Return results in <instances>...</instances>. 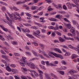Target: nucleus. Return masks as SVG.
Masks as SVG:
<instances>
[{
	"label": "nucleus",
	"instance_id": "obj_1",
	"mask_svg": "<svg viewBox=\"0 0 79 79\" xmlns=\"http://www.w3.org/2000/svg\"><path fill=\"white\" fill-rule=\"evenodd\" d=\"M8 15L9 16L10 18H12L13 19H15V20H17L18 19H21V18H19L18 17L19 16V15H18V14H16V16L15 15V14H12L11 15L8 12L7 13ZM17 16H18L17 17Z\"/></svg>",
	"mask_w": 79,
	"mask_h": 79
},
{
	"label": "nucleus",
	"instance_id": "obj_2",
	"mask_svg": "<svg viewBox=\"0 0 79 79\" xmlns=\"http://www.w3.org/2000/svg\"><path fill=\"white\" fill-rule=\"evenodd\" d=\"M50 53L54 55L55 56H56V57H57V58H60V59H63L64 58L61 55L57 54L55 53L52 52H51Z\"/></svg>",
	"mask_w": 79,
	"mask_h": 79
},
{
	"label": "nucleus",
	"instance_id": "obj_3",
	"mask_svg": "<svg viewBox=\"0 0 79 79\" xmlns=\"http://www.w3.org/2000/svg\"><path fill=\"white\" fill-rule=\"evenodd\" d=\"M33 35H34V36H35V37H39L40 36V35H39L38 34H40V31L38 32V33L34 31L33 32Z\"/></svg>",
	"mask_w": 79,
	"mask_h": 79
},
{
	"label": "nucleus",
	"instance_id": "obj_4",
	"mask_svg": "<svg viewBox=\"0 0 79 79\" xmlns=\"http://www.w3.org/2000/svg\"><path fill=\"white\" fill-rule=\"evenodd\" d=\"M6 37V38L7 40H10H10H13L14 39H13V38L11 36L9 35V36H7L6 35L5 36Z\"/></svg>",
	"mask_w": 79,
	"mask_h": 79
},
{
	"label": "nucleus",
	"instance_id": "obj_5",
	"mask_svg": "<svg viewBox=\"0 0 79 79\" xmlns=\"http://www.w3.org/2000/svg\"><path fill=\"white\" fill-rule=\"evenodd\" d=\"M54 50L55 52H59V53H61V51L59 48H55L54 49Z\"/></svg>",
	"mask_w": 79,
	"mask_h": 79
},
{
	"label": "nucleus",
	"instance_id": "obj_6",
	"mask_svg": "<svg viewBox=\"0 0 79 79\" xmlns=\"http://www.w3.org/2000/svg\"><path fill=\"white\" fill-rule=\"evenodd\" d=\"M70 32H72L73 34V36H75L76 35V32L73 29L70 30Z\"/></svg>",
	"mask_w": 79,
	"mask_h": 79
},
{
	"label": "nucleus",
	"instance_id": "obj_7",
	"mask_svg": "<svg viewBox=\"0 0 79 79\" xmlns=\"http://www.w3.org/2000/svg\"><path fill=\"white\" fill-rule=\"evenodd\" d=\"M69 48H71V49H74V50H78V48H75L74 47H73L71 45H69Z\"/></svg>",
	"mask_w": 79,
	"mask_h": 79
},
{
	"label": "nucleus",
	"instance_id": "obj_8",
	"mask_svg": "<svg viewBox=\"0 0 79 79\" xmlns=\"http://www.w3.org/2000/svg\"><path fill=\"white\" fill-rule=\"evenodd\" d=\"M27 64L28 65V66H29L30 67L31 66H35V65L32 63L31 62H29L27 63Z\"/></svg>",
	"mask_w": 79,
	"mask_h": 79
},
{
	"label": "nucleus",
	"instance_id": "obj_9",
	"mask_svg": "<svg viewBox=\"0 0 79 79\" xmlns=\"http://www.w3.org/2000/svg\"><path fill=\"white\" fill-rule=\"evenodd\" d=\"M59 40L60 42L63 43L64 42V41H65V40L63 39L61 37H60L59 38Z\"/></svg>",
	"mask_w": 79,
	"mask_h": 79
},
{
	"label": "nucleus",
	"instance_id": "obj_10",
	"mask_svg": "<svg viewBox=\"0 0 79 79\" xmlns=\"http://www.w3.org/2000/svg\"><path fill=\"white\" fill-rule=\"evenodd\" d=\"M45 63L47 64V66H52L53 65V64H49V61H45Z\"/></svg>",
	"mask_w": 79,
	"mask_h": 79
},
{
	"label": "nucleus",
	"instance_id": "obj_11",
	"mask_svg": "<svg viewBox=\"0 0 79 79\" xmlns=\"http://www.w3.org/2000/svg\"><path fill=\"white\" fill-rule=\"evenodd\" d=\"M2 57L3 58H5V60H6V61L8 60V57L6 56L3 55L2 56Z\"/></svg>",
	"mask_w": 79,
	"mask_h": 79
},
{
	"label": "nucleus",
	"instance_id": "obj_12",
	"mask_svg": "<svg viewBox=\"0 0 79 79\" xmlns=\"http://www.w3.org/2000/svg\"><path fill=\"white\" fill-rule=\"evenodd\" d=\"M63 16L61 15H56V18H58V19H60L62 18Z\"/></svg>",
	"mask_w": 79,
	"mask_h": 79
},
{
	"label": "nucleus",
	"instance_id": "obj_13",
	"mask_svg": "<svg viewBox=\"0 0 79 79\" xmlns=\"http://www.w3.org/2000/svg\"><path fill=\"white\" fill-rule=\"evenodd\" d=\"M39 45L40 47L42 50H44V47H45V46H44V45L42 44H39Z\"/></svg>",
	"mask_w": 79,
	"mask_h": 79
},
{
	"label": "nucleus",
	"instance_id": "obj_14",
	"mask_svg": "<svg viewBox=\"0 0 79 79\" xmlns=\"http://www.w3.org/2000/svg\"><path fill=\"white\" fill-rule=\"evenodd\" d=\"M22 31L23 32H28L29 33V32H30V31H29V30H27L25 31V30H24L23 28H22L21 29Z\"/></svg>",
	"mask_w": 79,
	"mask_h": 79
},
{
	"label": "nucleus",
	"instance_id": "obj_15",
	"mask_svg": "<svg viewBox=\"0 0 79 79\" xmlns=\"http://www.w3.org/2000/svg\"><path fill=\"white\" fill-rule=\"evenodd\" d=\"M59 29V27H58V24H56V26L55 27H54V30L55 31H57V30H58Z\"/></svg>",
	"mask_w": 79,
	"mask_h": 79
},
{
	"label": "nucleus",
	"instance_id": "obj_16",
	"mask_svg": "<svg viewBox=\"0 0 79 79\" xmlns=\"http://www.w3.org/2000/svg\"><path fill=\"white\" fill-rule=\"evenodd\" d=\"M69 73L71 74H74V73H76L77 72H76V71H73L72 70H71L69 71Z\"/></svg>",
	"mask_w": 79,
	"mask_h": 79
},
{
	"label": "nucleus",
	"instance_id": "obj_17",
	"mask_svg": "<svg viewBox=\"0 0 79 79\" xmlns=\"http://www.w3.org/2000/svg\"><path fill=\"white\" fill-rule=\"evenodd\" d=\"M26 35L29 37V38H30L31 39H34V37L33 36H32V35Z\"/></svg>",
	"mask_w": 79,
	"mask_h": 79
},
{
	"label": "nucleus",
	"instance_id": "obj_18",
	"mask_svg": "<svg viewBox=\"0 0 79 79\" xmlns=\"http://www.w3.org/2000/svg\"><path fill=\"white\" fill-rule=\"evenodd\" d=\"M24 58L25 59H24ZM25 59H26V58H25L24 57H22V59H21V61H23V62H26V60Z\"/></svg>",
	"mask_w": 79,
	"mask_h": 79
},
{
	"label": "nucleus",
	"instance_id": "obj_19",
	"mask_svg": "<svg viewBox=\"0 0 79 79\" xmlns=\"http://www.w3.org/2000/svg\"><path fill=\"white\" fill-rule=\"evenodd\" d=\"M6 70H7V71H9V72H10V71H11V69L9 67H8V66L6 67Z\"/></svg>",
	"mask_w": 79,
	"mask_h": 79
},
{
	"label": "nucleus",
	"instance_id": "obj_20",
	"mask_svg": "<svg viewBox=\"0 0 79 79\" xmlns=\"http://www.w3.org/2000/svg\"><path fill=\"white\" fill-rule=\"evenodd\" d=\"M7 19H8V21H9V22H10V23L8 22V24L9 25V26L10 25V24H12V21H11V20H10V19H9V18L8 17H7Z\"/></svg>",
	"mask_w": 79,
	"mask_h": 79
},
{
	"label": "nucleus",
	"instance_id": "obj_21",
	"mask_svg": "<svg viewBox=\"0 0 79 79\" xmlns=\"http://www.w3.org/2000/svg\"><path fill=\"white\" fill-rule=\"evenodd\" d=\"M77 56L76 55H73L71 56L72 58V59H75V58H77Z\"/></svg>",
	"mask_w": 79,
	"mask_h": 79
},
{
	"label": "nucleus",
	"instance_id": "obj_22",
	"mask_svg": "<svg viewBox=\"0 0 79 79\" xmlns=\"http://www.w3.org/2000/svg\"><path fill=\"white\" fill-rule=\"evenodd\" d=\"M72 1L76 4V5H79L77 0H72Z\"/></svg>",
	"mask_w": 79,
	"mask_h": 79
},
{
	"label": "nucleus",
	"instance_id": "obj_23",
	"mask_svg": "<svg viewBox=\"0 0 79 79\" xmlns=\"http://www.w3.org/2000/svg\"><path fill=\"white\" fill-rule=\"evenodd\" d=\"M3 49H4V50L6 53H8V49H6V47H3Z\"/></svg>",
	"mask_w": 79,
	"mask_h": 79
},
{
	"label": "nucleus",
	"instance_id": "obj_24",
	"mask_svg": "<svg viewBox=\"0 0 79 79\" xmlns=\"http://www.w3.org/2000/svg\"><path fill=\"white\" fill-rule=\"evenodd\" d=\"M36 69H37L38 71L39 72V73H42V74H44V72H43L42 71L40 70L39 68L37 67Z\"/></svg>",
	"mask_w": 79,
	"mask_h": 79
},
{
	"label": "nucleus",
	"instance_id": "obj_25",
	"mask_svg": "<svg viewBox=\"0 0 79 79\" xmlns=\"http://www.w3.org/2000/svg\"><path fill=\"white\" fill-rule=\"evenodd\" d=\"M54 32H55V33H56V34H57V35H58L61 36V33L58 31H55Z\"/></svg>",
	"mask_w": 79,
	"mask_h": 79
},
{
	"label": "nucleus",
	"instance_id": "obj_26",
	"mask_svg": "<svg viewBox=\"0 0 79 79\" xmlns=\"http://www.w3.org/2000/svg\"><path fill=\"white\" fill-rule=\"evenodd\" d=\"M32 52L33 54L34 55L36 56H38V55H37V52H35L33 50H32Z\"/></svg>",
	"mask_w": 79,
	"mask_h": 79
},
{
	"label": "nucleus",
	"instance_id": "obj_27",
	"mask_svg": "<svg viewBox=\"0 0 79 79\" xmlns=\"http://www.w3.org/2000/svg\"><path fill=\"white\" fill-rule=\"evenodd\" d=\"M51 74L52 77H54V78H55V79H57V77H56V76L54 75L53 73H51Z\"/></svg>",
	"mask_w": 79,
	"mask_h": 79
},
{
	"label": "nucleus",
	"instance_id": "obj_28",
	"mask_svg": "<svg viewBox=\"0 0 79 79\" xmlns=\"http://www.w3.org/2000/svg\"><path fill=\"white\" fill-rule=\"evenodd\" d=\"M33 73H34V74H35V76L36 77H38V76H39V74L36 73V72L33 71Z\"/></svg>",
	"mask_w": 79,
	"mask_h": 79
},
{
	"label": "nucleus",
	"instance_id": "obj_29",
	"mask_svg": "<svg viewBox=\"0 0 79 79\" xmlns=\"http://www.w3.org/2000/svg\"><path fill=\"white\" fill-rule=\"evenodd\" d=\"M49 19L50 21H56V19L53 18H49Z\"/></svg>",
	"mask_w": 79,
	"mask_h": 79
},
{
	"label": "nucleus",
	"instance_id": "obj_30",
	"mask_svg": "<svg viewBox=\"0 0 79 79\" xmlns=\"http://www.w3.org/2000/svg\"><path fill=\"white\" fill-rule=\"evenodd\" d=\"M0 39L3 41H5V39L1 35H0Z\"/></svg>",
	"mask_w": 79,
	"mask_h": 79
},
{
	"label": "nucleus",
	"instance_id": "obj_31",
	"mask_svg": "<svg viewBox=\"0 0 79 79\" xmlns=\"http://www.w3.org/2000/svg\"><path fill=\"white\" fill-rule=\"evenodd\" d=\"M58 6H57V7H58V9H60V10H61L62 8V7H61V5L60 4H59L58 5Z\"/></svg>",
	"mask_w": 79,
	"mask_h": 79
},
{
	"label": "nucleus",
	"instance_id": "obj_32",
	"mask_svg": "<svg viewBox=\"0 0 79 79\" xmlns=\"http://www.w3.org/2000/svg\"><path fill=\"white\" fill-rule=\"evenodd\" d=\"M39 66H40V68H42V69H44L45 70L46 69V68H45L42 65H41V64H40Z\"/></svg>",
	"mask_w": 79,
	"mask_h": 79
},
{
	"label": "nucleus",
	"instance_id": "obj_33",
	"mask_svg": "<svg viewBox=\"0 0 79 79\" xmlns=\"http://www.w3.org/2000/svg\"><path fill=\"white\" fill-rule=\"evenodd\" d=\"M35 24H36V25H37V26H42L40 24L37 23V22H34Z\"/></svg>",
	"mask_w": 79,
	"mask_h": 79
},
{
	"label": "nucleus",
	"instance_id": "obj_34",
	"mask_svg": "<svg viewBox=\"0 0 79 79\" xmlns=\"http://www.w3.org/2000/svg\"><path fill=\"white\" fill-rule=\"evenodd\" d=\"M48 29H53V30H54V27L53 26H50L48 27Z\"/></svg>",
	"mask_w": 79,
	"mask_h": 79
},
{
	"label": "nucleus",
	"instance_id": "obj_35",
	"mask_svg": "<svg viewBox=\"0 0 79 79\" xmlns=\"http://www.w3.org/2000/svg\"><path fill=\"white\" fill-rule=\"evenodd\" d=\"M14 55L15 56H20L19 54L17 53H14Z\"/></svg>",
	"mask_w": 79,
	"mask_h": 79
},
{
	"label": "nucleus",
	"instance_id": "obj_36",
	"mask_svg": "<svg viewBox=\"0 0 79 79\" xmlns=\"http://www.w3.org/2000/svg\"><path fill=\"white\" fill-rule=\"evenodd\" d=\"M13 9H14V10H15V11H17V10H19V9H18L15 6L13 7Z\"/></svg>",
	"mask_w": 79,
	"mask_h": 79
},
{
	"label": "nucleus",
	"instance_id": "obj_37",
	"mask_svg": "<svg viewBox=\"0 0 79 79\" xmlns=\"http://www.w3.org/2000/svg\"><path fill=\"white\" fill-rule=\"evenodd\" d=\"M2 29L3 31H5L6 32H8V29L5 28V27H3V28H2Z\"/></svg>",
	"mask_w": 79,
	"mask_h": 79
},
{
	"label": "nucleus",
	"instance_id": "obj_38",
	"mask_svg": "<svg viewBox=\"0 0 79 79\" xmlns=\"http://www.w3.org/2000/svg\"><path fill=\"white\" fill-rule=\"evenodd\" d=\"M12 71L13 72H15V73H18V71L17 69H12Z\"/></svg>",
	"mask_w": 79,
	"mask_h": 79
},
{
	"label": "nucleus",
	"instance_id": "obj_39",
	"mask_svg": "<svg viewBox=\"0 0 79 79\" xmlns=\"http://www.w3.org/2000/svg\"><path fill=\"white\" fill-rule=\"evenodd\" d=\"M52 5L55 7H56L57 9H58V8L57 7V5H56V4L55 3H52Z\"/></svg>",
	"mask_w": 79,
	"mask_h": 79
},
{
	"label": "nucleus",
	"instance_id": "obj_40",
	"mask_svg": "<svg viewBox=\"0 0 79 79\" xmlns=\"http://www.w3.org/2000/svg\"><path fill=\"white\" fill-rule=\"evenodd\" d=\"M61 62L62 64H65V65L66 64V62H65V61H64V60H62L61 61Z\"/></svg>",
	"mask_w": 79,
	"mask_h": 79
},
{
	"label": "nucleus",
	"instance_id": "obj_41",
	"mask_svg": "<svg viewBox=\"0 0 79 79\" xmlns=\"http://www.w3.org/2000/svg\"><path fill=\"white\" fill-rule=\"evenodd\" d=\"M41 58V59H44V57L42 56V55H40V54H39L38 55Z\"/></svg>",
	"mask_w": 79,
	"mask_h": 79
},
{
	"label": "nucleus",
	"instance_id": "obj_42",
	"mask_svg": "<svg viewBox=\"0 0 79 79\" xmlns=\"http://www.w3.org/2000/svg\"><path fill=\"white\" fill-rule=\"evenodd\" d=\"M36 8H37V6L32 7L31 9V10H36Z\"/></svg>",
	"mask_w": 79,
	"mask_h": 79
},
{
	"label": "nucleus",
	"instance_id": "obj_43",
	"mask_svg": "<svg viewBox=\"0 0 79 79\" xmlns=\"http://www.w3.org/2000/svg\"><path fill=\"white\" fill-rule=\"evenodd\" d=\"M56 35V34H55V33L54 32H52L51 35L52 36H53V37H55V36Z\"/></svg>",
	"mask_w": 79,
	"mask_h": 79
},
{
	"label": "nucleus",
	"instance_id": "obj_44",
	"mask_svg": "<svg viewBox=\"0 0 79 79\" xmlns=\"http://www.w3.org/2000/svg\"><path fill=\"white\" fill-rule=\"evenodd\" d=\"M32 71V72L31 73V76L33 77H34V78H35V76L34 75V72H33V71Z\"/></svg>",
	"mask_w": 79,
	"mask_h": 79
},
{
	"label": "nucleus",
	"instance_id": "obj_45",
	"mask_svg": "<svg viewBox=\"0 0 79 79\" xmlns=\"http://www.w3.org/2000/svg\"><path fill=\"white\" fill-rule=\"evenodd\" d=\"M39 76L41 79H43V77H42V75L41 73L39 74Z\"/></svg>",
	"mask_w": 79,
	"mask_h": 79
},
{
	"label": "nucleus",
	"instance_id": "obj_46",
	"mask_svg": "<svg viewBox=\"0 0 79 79\" xmlns=\"http://www.w3.org/2000/svg\"><path fill=\"white\" fill-rule=\"evenodd\" d=\"M19 64H21L22 66H24V64L23 62H19Z\"/></svg>",
	"mask_w": 79,
	"mask_h": 79
},
{
	"label": "nucleus",
	"instance_id": "obj_47",
	"mask_svg": "<svg viewBox=\"0 0 79 79\" xmlns=\"http://www.w3.org/2000/svg\"><path fill=\"white\" fill-rule=\"evenodd\" d=\"M44 55L45 56H46V57L47 58H50V57H49L48 56V55H47V54L45 53L44 54Z\"/></svg>",
	"mask_w": 79,
	"mask_h": 79
},
{
	"label": "nucleus",
	"instance_id": "obj_48",
	"mask_svg": "<svg viewBox=\"0 0 79 79\" xmlns=\"http://www.w3.org/2000/svg\"><path fill=\"white\" fill-rule=\"evenodd\" d=\"M66 26L67 27V28H68V29H70L71 28V26H70V25H69L67 24L66 25Z\"/></svg>",
	"mask_w": 79,
	"mask_h": 79
},
{
	"label": "nucleus",
	"instance_id": "obj_49",
	"mask_svg": "<svg viewBox=\"0 0 79 79\" xmlns=\"http://www.w3.org/2000/svg\"><path fill=\"white\" fill-rule=\"evenodd\" d=\"M23 25L26 26H30V24L28 23H23Z\"/></svg>",
	"mask_w": 79,
	"mask_h": 79
},
{
	"label": "nucleus",
	"instance_id": "obj_50",
	"mask_svg": "<svg viewBox=\"0 0 79 79\" xmlns=\"http://www.w3.org/2000/svg\"><path fill=\"white\" fill-rule=\"evenodd\" d=\"M60 13V14H65L66 13V12L65 11H61L59 12Z\"/></svg>",
	"mask_w": 79,
	"mask_h": 79
},
{
	"label": "nucleus",
	"instance_id": "obj_51",
	"mask_svg": "<svg viewBox=\"0 0 79 79\" xmlns=\"http://www.w3.org/2000/svg\"><path fill=\"white\" fill-rule=\"evenodd\" d=\"M59 73L60 74H62V75H64V72L63 71H60L59 72Z\"/></svg>",
	"mask_w": 79,
	"mask_h": 79
},
{
	"label": "nucleus",
	"instance_id": "obj_52",
	"mask_svg": "<svg viewBox=\"0 0 79 79\" xmlns=\"http://www.w3.org/2000/svg\"><path fill=\"white\" fill-rule=\"evenodd\" d=\"M25 53H26V54H27V55H31V53L30 52H26Z\"/></svg>",
	"mask_w": 79,
	"mask_h": 79
},
{
	"label": "nucleus",
	"instance_id": "obj_53",
	"mask_svg": "<svg viewBox=\"0 0 79 79\" xmlns=\"http://www.w3.org/2000/svg\"><path fill=\"white\" fill-rule=\"evenodd\" d=\"M44 8V6H42L40 7L38 10H42V9H43Z\"/></svg>",
	"mask_w": 79,
	"mask_h": 79
},
{
	"label": "nucleus",
	"instance_id": "obj_54",
	"mask_svg": "<svg viewBox=\"0 0 79 79\" xmlns=\"http://www.w3.org/2000/svg\"><path fill=\"white\" fill-rule=\"evenodd\" d=\"M64 21H66V22H69V21L66 18H64Z\"/></svg>",
	"mask_w": 79,
	"mask_h": 79
},
{
	"label": "nucleus",
	"instance_id": "obj_55",
	"mask_svg": "<svg viewBox=\"0 0 79 79\" xmlns=\"http://www.w3.org/2000/svg\"><path fill=\"white\" fill-rule=\"evenodd\" d=\"M13 45H17V43L15 41H14L13 43Z\"/></svg>",
	"mask_w": 79,
	"mask_h": 79
},
{
	"label": "nucleus",
	"instance_id": "obj_56",
	"mask_svg": "<svg viewBox=\"0 0 79 79\" xmlns=\"http://www.w3.org/2000/svg\"><path fill=\"white\" fill-rule=\"evenodd\" d=\"M41 64H43V65H45V62H44V61H42L41 62Z\"/></svg>",
	"mask_w": 79,
	"mask_h": 79
},
{
	"label": "nucleus",
	"instance_id": "obj_57",
	"mask_svg": "<svg viewBox=\"0 0 79 79\" xmlns=\"http://www.w3.org/2000/svg\"><path fill=\"white\" fill-rule=\"evenodd\" d=\"M63 8L64 9V10H67V8H66V7L64 5L63 6Z\"/></svg>",
	"mask_w": 79,
	"mask_h": 79
},
{
	"label": "nucleus",
	"instance_id": "obj_58",
	"mask_svg": "<svg viewBox=\"0 0 79 79\" xmlns=\"http://www.w3.org/2000/svg\"><path fill=\"white\" fill-rule=\"evenodd\" d=\"M39 60V59L37 57H35L33 58L32 59V60Z\"/></svg>",
	"mask_w": 79,
	"mask_h": 79
},
{
	"label": "nucleus",
	"instance_id": "obj_59",
	"mask_svg": "<svg viewBox=\"0 0 79 79\" xmlns=\"http://www.w3.org/2000/svg\"><path fill=\"white\" fill-rule=\"evenodd\" d=\"M60 69H61L62 70H65V69L64 68L63 66H62L60 68Z\"/></svg>",
	"mask_w": 79,
	"mask_h": 79
},
{
	"label": "nucleus",
	"instance_id": "obj_60",
	"mask_svg": "<svg viewBox=\"0 0 79 79\" xmlns=\"http://www.w3.org/2000/svg\"><path fill=\"white\" fill-rule=\"evenodd\" d=\"M10 66L11 67H13V68H15L16 67V65L15 64H11Z\"/></svg>",
	"mask_w": 79,
	"mask_h": 79
},
{
	"label": "nucleus",
	"instance_id": "obj_61",
	"mask_svg": "<svg viewBox=\"0 0 79 79\" xmlns=\"http://www.w3.org/2000/svg\"><path fill=\"white\" fill-rule=\"evenodd\" d=\"M31 18H32V17H31V16H28L27 17V19H31Z\"/></svg>",
	"mask_w": 79,
	"mask_h": 79
},
{
	"label": "nucleus",
	"instance_id": "obj_62",
	"mask_svg": "<svg viewBox=\"0 0 79 79\" xmlns=\"http://www.w3.org/2000/svg\"><path fill=\"white\" fill-rule=\"evenodd\" d=\"M71 4H70V3L69 2H67L66 3V5L67 6H69V5H70Z\"/></svg>",
	"mask_w": 79,
	"mask_h": 79
},
{
	"label": "nucleus",
	"instance_id": "obj_63",
	"mask_svg": "<svg viewBox=\"0 0 79 79\" xmlns=\"http://www.w3.org/2000/svg\"><path fill=\"white\" fill-rule=\"evenodd\" d=\"M26 15H27V16H31V14H30L28 13H27V14H26Z\"/></svg>",
	"mask_w": 79,
	"mask_h": 79
},
{
	"label": "nucleus",
	"instance_id": "obj_64",
	"mask_svg": "<svg viewBox=\"0 0 79 79\" xmlns=\"http://www.w3.org/2000/svg\"><path fill=\"white\" fill-rule=\"evenodd\" d=\"M22 79H27V78L24 76L22 77Z\"/></svg>",
	"mask_w": 79,
	"mask_h": 79
}]
</instances>
